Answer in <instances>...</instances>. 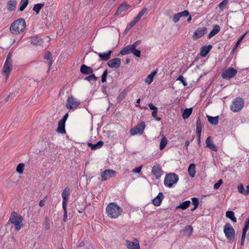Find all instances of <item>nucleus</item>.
<instances>
[{
    "mask_svg": "<svg viewBox=\"0 0 249 249\" xmlns=\"http://www.w3.org/2000/svg\"><path fill=\"white\" fill-rule=\"evenodd\" d=\"M188 174L191 178H194L196 173V165L194 163H191L188 169Z\"/></svg>",
    "mask_w": 249,
    "mask_h": 249,
    "instance_id": "obj_29",
    "label": "nucleus"
},
{
    "mask_svg": "<svg viewBox=\"0 0 249 249\" xmlns=\"http://www.w3.org/2000/svg\"><path fill=\"white\" fill-rule=\"evenodd\" d=\"M192 108H186L182 113V117L184 119L188 118L192 113Z\"/></svg>",
    "mask_w": 249,
    "mask_h": 249,
    "instance_id": "obj_34",
    "label": "nucleus"
},
{
    "mask_svg": "<svg viewBox=\"0 0 249 249\" xmlns=\"http://www.w3.org/2000/svg\"><path fill=\"white\" fill-rule=\"evenodd\" d=\"M193 231V228L192 226L189 225L185 227L184 229V231L186 232L188 234V236H190L191 234H192Z\"/></svg>",
    "mask_w": 249,
    "mask_h": 249,
    "instance_id": "obj_44",
    "label": "nucleus"
},
{
    "mask_svg": "<svg viewBox=\"0 0 249 249\" xmlns=\"http://www.w3.org/2000/svg\"><path fill=\"white\" fill-rule=\"evenodd\" d=\"M167 144V140L163 135L160 143V149L163 150Z\"/></svg>",
    "mask_w": 249,
    "mask_h": 249,
    "instance_id": "obj_35",
    "label": "nucleus"
},
{
    "mask_svg": "<svg viewBox=\"0 0 249 249\" xmlns=\"http://www.w3.org/2000/svg\"><path fill=\"white\" fill-rule=\"evenodd\" d=\"M26 24L25 20L20 18L14 21L10 26V31L13 35H19L24 32Z\"/></svg>",
    "mask_w": 249,
    "mask_h": 249,
    "instance_id": "obj_1",
    "label": "nucleus"
},
{
    "mask_svg": "<svg viewBox=\"0 0 249 249\" xmlns=\"http://www.w3.org/2000/svg\"><path fill=\"white\" fill-rule=\"evenodd\" d=\"M112 53L111 50H109L106 53H99L98 56L101 60L107 61L110 59Z\"/></svg>",
    "mask_w": 249,
    "mask_h": 249,
    "instance_id": "obj_21",
    "label": "nucleus"
},
{
    "mask_svg": "<svg viewBox=\"0 0 249 249\" xmlns=\"http://www.w3.org/2000/svg\"><path fill=\"white\" fill-rule=\"evenodd\" d=\"M93 71V69L90 67L87 66L84 64L82 65L81 66L80 72L83 74H89L92 73Z\"/></svg>",
    "mask_w": 249,
    "mask_h": 249,
    "instance_id": "obj_19",
    "label": "nucleus"
},
{
    "mask_svg": "<svg viewBox=\"0 0 249 249\" xmlns=\"http://www.w3.org/2000/svg\"><path fill=\"white\" fill-rule=\"evenodd\" d=\"M23 218L21 216L18 215V214L14 212L12 213L9 221L13 224L15 227L17 231L20 230L22 226Z\"/></svg>",
    "mask_w": 249,
    "mask_h": 249,
    "instance_id": "obj_3",
    "label": "nucleus"
},
{
    "mask_svg": "<svg viewBox=\"0 0 249 249\" xmlns=\"http://www.w3.org/2000/svg\"><path fill=\"white\" fill-rule=\"evenodd\" d=\"M130 6L127 4L126 2L122 3L118 8L117 11L115 13L116 15L120 14L122 12L127 10Z\"/></svg>",
    "mask_w": 249,
    "mask_h": 249,
    "instance_id": "obj_20",
    "label": "nucleus"
},
{
    "mask_svg": "<svg viewBox=\"0 0 249 249\" xmlns=\"http://www.w3.org/2000/svg\"><path fill=\"white\" fill-rule=\"evenodd\" d=\"M107 216L112 219L118 218L123 213L122 209L115 203H109L106 208Z\"/></svg>",
    "mask_w": 249,
    "mask_h": 249,
    "instance_id": "obj_2",
    "label": "nucleus"
},
{
    "mask_svg": "<svg viewBox=\"0 0 249 249\" xmlns=\"http://www.w3.org/2000/svg\"><path fill=\"white\" fill-rule=\"evenodd\" d=\"M56 131L60 134H65L66 133L65 130V123L59 121Z\"/></svg>",
    "mask_w": 249,
    "mask_h": 249,
    "instance_id": "obj_28",
    "label": "nucleus"
},
{
    "mask_svg": "<svg viewBox=\"0 0 249 249\" xmlns=\"http://www.w3.org/2000/svg\"><path fill=\"white\" fill-rule=\"evenodd\" d=\"M180 18V17L179 16V14L177 13L173 16V21L174 23H177L179 21Z\"/></svg>",
    "mask_w": 249,
    "mask_h": 249,
    "instance_id": "obj_54",
    "label": "nucleus"
},
{
    "mask_svg": "<svg viewBox=\"0 0 249 249\" xmlns=\"http://www.w3.org/2000/svg\"><path fill=\"white\" fill-rule=\"evenodd\" d=\"M206 145L207 147L213 151L216 152L218 150L217 146L213 143L210 136L207 138Z\"/></svg>",
    "mask_w": 249,
    "mask_h": 249,
    "instance_id": "obj_17",
    "label": "nucleus"
},
{
    "mask_svg": "<svg viewBox=\"0 0 249 249\" xmlns=\"http://www.w3.org/2000/svg\"><path fill=\"white\" fill-rule=\"evenodd\" d=\"M62 208L64 210L63 221L65 222L67 221L68 217L67 207H62Z\"/></svg>",
    "mask_w": 249,
    "mask_h": 249,
    "instance_id": "obj_52",
    "label": "nucleus"
},
{
    "mask_svg": "<svg viewBox=\"0 0 249 249\" xmlns=\"http://www.w3.org/2000/svg\"><path fill=\"white\" fill-rule=\"evenodd\" d=\"M202 125L200 117L197 119L196 122V134L197 137L201 136Z\"/></svg>",
    "mask_w": 249,
    "mask_h": 249,
    "instance_id": "obj_26",
    "label": "nucleus"
},
{
    "mask_svg": "<svg viewBox=\"0 0 249 249\" xmlns=\"http://www.w3.org/2000/svg\"><path fill=\"white\" fill-rule=\"evenodd\" d=\"M179 179L178 176L175 173L167 174L164 180V184L166 187L171 188L176 184Z\"/></svg>",
    "mask_w": 249,
    "mask_h": 249,
    "instance_id": "obj_5",
    "label": "nucleus"
},
{
    "mask_svg": "<svg viewBox=\"0 0 249 249\" xmlns=\"http://www.w3.org/2000/svg\"><path fill=\"white\" fill-rule=\"evenodd\" d=\"M40 42V39L37 37H35L31 40V43L34 45H37Z\"/></svg>",
    "mask_w": 249,
    "mask_h": 249,
    "instance_id": "obj_51",
    "label": "nucleus"
},
{
    "mask_svg": "<svg viewBox=\"0 0 249 249\" xmlns=\"http://www.w3.org/2000/svg\"><path fill=\"white\" fill-rule=\"evenodd\" d=\"M44 58L47 60H50L51 59V53L50 52H48L45 54L44 56Z\"/></svg>",
    "mask_w": 249,
    "mask_h": 249,
    "instance_id": "obj_59",
    "label": "nucleus"
},
{
    "mask_svg": "<svg viewBox=\"0 0 249 249\" xmlns=\"http://www.w3.org/2000/svg\"><path fill=\"white\" fill-rule=\"evenodd\" d=\"M126 246L128 249H140V247L138 243H134L126 240Z\"/></svg>",
    "mask_w": 249,
    "mask_h": 249,
    "instance_id": "obj_24",
    "label": "nucleus"
},
{
    "mask_svg": "<svg viewBox=\"0 0 249 249\" xmlns=\"http://www.w3.org/2000/svg\"><path fill=\"white\" fill-rule=\"evenodd\" d=\"M190 144V142L188 141V140H187L185 141V148H186V149H188V146H189Z\"/></svg>",
    "mask_w": 249,
    "mask_h": 249,
    "instance_id": "obj_64",
    "label": "nucleus"
},
{
    "mask_svg": "<svg viewBox=\"0 0 249 249\" xmlns=\"http://www.w3.org/2000/svg\"><path fill=\"white\" fill-rule=\"evenodd\" d=\"M148 106H149L150 109L151 110H152L153 111L156 110H158V107H156L154 106L152 103H149Z\"/></svg>",
    "mask_w": 249,
    "mask_h": 249,
    "instance_id": "obj_58",
    "label": "nucleus"
},
{
    "mask_svg": "<svg viewBox=\"0 0 249 249\" xmlns=\"http://www.w3.org/2000/svg\"><path fill=\"white\" fill-rule=\"evenodd\" d=\"M164 198L163 194L159 193L158 195L152 200V203L156 206H159L160 205L162 200Z\"/></svg>",
    "mask_w": 249,
    "mask_h": 249,
    "instance_id": "obj_18",
    "label": "nucleus"
},
{
    "mask_svg": "<svg viewBox=\"0 0 249 249\" xmlns=\"http://www.w3.org/2000/svg\"><path fill=\"white\" fill-rule=\"evenodd\" d=\"M97 77H96L94 74L91 73L89 76L85 77L84 80L89 82H91V81H97Z\"/></svg>",
    "mask_w": 249,
    "mask_h": 249,
    "instance_id": "obj_42",
    "label": "nucleus"
},
{
    "mask_svg": "<svg viewBox=\"0 0 249 249\" xmlns=\"http://www.w3.org/2000/svg\"><path fill=\"white\" fill-rule=\"evenodd\" d=\"M12 66L11 53H9L3 67V73L5 75L6 79L9 77L12 70Z\"/></svg>",
    "mask_w": 249,
    "mask_h": 249,
    "instance_id": "obj_4",
    "label": "nucleus"
},
{
    "mask_svg": "<svg viewBox=\"0 0 249 249\" xmlns=\"http://www.w3.org/2000/svg\"><path fill=\"white\" fill-rule=\"evenodd\" d=\"M24 166H25V164L24 163H19L17 167V169H16L17 172L20 174H23Z\"/></svg>",
    "mask_w": 249,
    "mask_h": 249,
    "instance_id": "obj_41",
    "label": "nucleus"
},
{
    "mask_svg": "<svg viewBox=\"0 0 249 249\" xmlns=\"http://www.w3.org/2000/svg\"><path fill=\"white\" fill-rule=\"evenodd\" d=\"M222 183H223V181H222V179L219 180L217 183L214 184V185L213 186L214 189H218L220 187V185L222 184Z\"/></svg>",
    "mask_w": 249,
    "mask_h": 249,
    "instance_id": "obj_55",
    "label": "nucleus"
},
{
    "mask_svg": "<svg viewBox=\"0 0 249 249\" xmlns=\"http://www.w3.org/2000/svg\"><path fill=\"white\" fill-rule=\"evenodd\" d=\"M237 189L239 192L241 194H244L245 195H248L249 194V190H245L243 185L241 184H240L239 185H238Z\"/></svg>",
    "mask_w": 249,
    "mask_h": 249,
    "instance_id": "obj_37",
    "label": "nucleus"
},
{
    "mask_svg": "<svg viewBox=\"0 0 249 249\" xmlns=\"http://www.w3.org/2000/svg\"><path fill=\"white\" fill-rule=\"evenodd\" d=\"M68 116H69L68 113H66V114L64 116V117H63V118H62V119H61L60 121L61 122H63V123H66V120H67V119H68Z\"/></svg>",
    "mask_w": 249,
    "mask_h": 249,
    "instance_id": "obj_61",
    "label": "nucleus"
},
{
    "mask_svg": "<svg viewBox=\"0 0 249 249\" xmlns=\"http://www.w3.org/2000/svg\"><path fill=\"white\" fill-rule=\"evenodd\" d=\"M233 76V68L231 67L224 71L222 73V77L223 79H230Z\"/></svg>",
    "mask_w": 249,
    "mask_h": 249,
    "instance_id": "obj_16",
    "label": "nucleus"
},
{
    "mask_svg": "<svg viewBox=\"0 0 249 249\" xmlns=\"http://www.w3.org/2000/svg\"><path fill=\"white\" fill-rule=\"evenodd\" d=\"M249 228V218L247 219L245 222V226L243 230L242 235V242L244 240L245 237L246 232L248 230Z\"/></svg>",
    "mask_w": 249,
    "mask_h": 249,
    "instance_id": "obj_33",
    "label": "nucleus"
},
{
    "mask_svg": "<svg viewBox=\"0 0 249 249\" xmlns=\"http://www.w3.org/2000/svg\"><path fill=\"white\" fill-rule=\"evenodd\" d=\"M138 21L137 20H136V19L134 18L133 21H132L131 22H130L128 25L127 28H128L129 29L133 27Z\"/></svg>",
    "mask_w": 249,
    "mask_h": 249,
    "instance_id": "obj_53",
    "label": "nucleus"
},
{
    "mask_svg": "<svg viewBox=\"0 0 249 249\" xmlns=\"http://www.w3.org/2000/svg\"><path fill=\"white\" fill-rule=\"evenodd\" d=\"M247 32H246L245 34H244L242 36H240L238 40L237 41L236 44L234 45V50L236 49V48L238 46L240 43L242 41L244 37L245 36L247 35Z\"/></svg>",
    "mask_w": 249,
    "mask_h": 249,
    "instance_id": "obj_45",
    "label": "nucleus"
},
{
    "mask_svg": "<svg viewBox=\"0 0 249 249\" xmlns=\"http://www.w3.org/2000/svg\"><path fill=\"white\" fill-rule=\"evenodd\" d=\"M142 168V166L137 167L132 170V172L134 173H140L141 171Z\"/></svg>",
    "mask_w": 249,
    "mask_h": 249,
    "instance_id": "obj_57",
    "label": "nucleus"
},
{
    "mask_svg": "<svg viewBox=\"0 0 249 249\" xmlns=\"http://www.w3.org/2000/svg\"><path fill=\"white\" fill-rule=\"evenodd\" d=\"M151 174L157 179L160 178L161 176L163 174V171L161 166L160 164L155 165L152 167Z\"/></svg>",
    "mask_w": 249,
    "mask_h": 249,
    "instance_id": "obj_10",
    "label": "nucleus"
},
{
    "mask_svg": "<svg viewBox=\"0 0 249 249\" xmlns=\"http://www.w3.org/2000/svg\"><path fill=\"white\" fill-rule=\"evenodd\" d=\"M157 113H158V110H153L152 112V116L155 118L156 120L157 121H160V117H158L157 116Z\"/></svg>",
    "mask_w": 249,
    "mask_h": 249,
    "instance_id": "obj_56",
    "label": "nucleus"
},
{
    "mask_svg": "<svg viewBox=\"0 0 249 249\" xmlns=\"http://www.w3.org/2000/svg\"><path fill=\"white\" fill-rule=\"evenodd\" d=\"M104 144V142L102 141H99L95 144H92L91 142H88L87 145L89 147L91 150H96L97 149L101 148Z\"/></svg>",
    "mask_w": 249,
    "mask_h": 249,
    "instance_id": "obj_27",
    "label": "nucleus"
},
{
    "mask_svg": "<svg viewBox=\"0 0 249 249\" xmlns=\"http://www.w3.org/2000/svg\"><path fill=\"white\" fill-rule=\"evenodd\" d=\"M244 106V101L243 98H236L234 101V112L240 111Z\"/></svg>",
    "mask_w": 249,
    "mask_h": 249,
    "instance_id": "obj_14",
    "label": "nucleus"
},
{
    "mask_svg": "<svg viewBox=\"0 0 249 249\" xmlns=\"http://www.w3.org/2000/svg\"><path fill=\"white\" fill-rule=\"evenodd\" d=\"M177 81H180L183 85L184 86L187 85V83L184 80V77L182 75H179L177 79Z\"/></svg>",
    "mask_w": 249,
    "mask_h": 249,
    "instance_id": "obj_49",
    "label": "nucleus"
},
{
    "mask_svg": "<svg viewBox=\"0 0 249 249\" xmlns=\"http://www.w3.org/2000/svg\"><path fill=\"white\" fill-rule=\"evenodd\" d=\"M116 175V172L111 169H106L101 174V180L104 181L107 179L114 177Z\"/></svg>",
    "mask_w": 249,
    "mask_h": 249,
    "instance_id": "obj_9",
    "label": "nucleus"
},
{
    "mask_svg": "<svg viewBox=\"0 0 249 249\" xmlns=\"http://www.w3.org/2000/svg\"><path fill=\"white\" fill-rule=\"evenodd\" d=\"M220 31V27L218 25H215L213 26L212 30L209 33L208 36L209 39L211 38L212 37L218 34Z\"/></svg>",
    "mask_w": 249,
    "mask_h": 249,
    "instance_id": "obj_25",
    "label": "nucleus"
},
{
    "mask_svg": "<svg viewBox=\"0 0 249 249\" xmlns=\"http://www.w3.org/2000/svg\"><path fill=\"white\" fill-rule=\"evenodd\" d=\"M191 203L190 200H186L182 203H180V204L177 206L176 209H181L182 210H185L187 208L189 207Z\"/></svg>",
    "mask_w": 249,
    "mask_h": 249,
    "instance_id": "obj_31",
    "label": "nucleus"
},
{
    "mask_svg": "<svg viewBox=\"0 0 249 249\" xmlns=\"http://www.w3.org/2000/svg\"><path fill=\"white\" fill-rule=\"evenodd\" d=\"M121 55H124L132 53L137 57L141 56V51L136 49H131L130 47H124L120 52Z\"/></svg>",
    "mask_w": 249,
    "mask_h": 249,
    "instance_id": "obj_7",
    "label": "nucleus"
},
{
    "mask_svg": "<svg viewBox=\"0 0 249 249\" xmlns=\"http://www.w3.org/2000/svg\"><path fill=\"white\" fill-rule=\"evenodd\" d=\"M157 73L156 71H154L149 74L145 79V82L148 84H150L153 81L154 76Z\"/></svg>",
    "mask_w": 249,
    "mask_h": 249,
    "instance_id": "obj_32",
    "label": "nucleus"
},
{
    "mask_svg": "<svg viewBox=\"0 0 249 249\" xmlns=\"http://www.w3.org/2000/svg\"><path fill=\"white\" fill-rule=\"evenodd\" d=\"M224 232L226 237L229 239L231 238L233 236V228L230 223H227L224 226Z\"/></svg>",
    "mask_w": 249,
    "mask_h": 249,
    "instance_id": "obj_12",
    "label": "nucleus"
},
{
    "mask_svg": "<svg viewBox=\"0 0 249 249\" xmlns=\"http://www.w3.org/2000/svg\"><path fill=\"white\" fill-rule=\"evenodd\" d=\"M44 3H37L34 5L33 7V11L36 12V14L37 15L39 14L41 9L44 6Z\"/></svg>",
    "mask_w": 249,
    "mask_h": 249,
    "instance_id": "obj_38",
    "label": "nucleus"
},
{
    "mask_svg": "<svg viewBox=\"0 0 249 249\" xmlns=\"http://www.w3.org/2000/svg\"><path fill=\"white\" fill-rule=\"evenodd\" d=\"M180 18L186 17L189 15V12L187 10H184L181 12L178 13Z\"/></svg>",
    "mask_w": 249,
    "mask_h": 249,
    "instance_id": "obj_50",
    "label": "nucleus"
},
{
    "mask_svg": "<svg viewBox=\"0 0 249 249\" xmlns=\"http://www.w3.org/2000/svg\"><path fill=\"white\" fill-rule=\"evenodd\" d=\"M228 0H223L219 3L218 6L221 11H223V10L225 8L227 4H228Z\"/></svg>",
    "mask_w": 249,
    "mask_h": 249,
    "instance_id": "obj_43",
    "label": "nucleus"
},
{
    "mask_svg": "<svg viewBox=\"0 0 249 249\" xmlns=\"http://www.w3.org/2000/svg\"><path fill=\"white\" fill-rule=\"evenodd\" d=\"M70 194V189L69 187H66L62 193V207H67L68 198Z\"/></svg>",
    "mask_w": 249,
    "mask_h": 249,
    "instance_id": "obj_13",
    "label": "nucleus"
},
{
    "mask_svg": "<svg viewBox=\"0 0 249 249\" xmlns=\"http://www.w3.org/2000/svg\"><path fill=\"white\" fill-rule=\"evenodd\" d=\"M141 42L140 40H138L135 41L132 45H129L126 46L125 47H130L131 49H136L138 45H139Z\"/></svg>",
    "mask_w": 249,
    "mask_h": 249,
    "instance_id": "obj_47",
    "label": "nucleus"
},
{
    "mask_svg": "<svg viewBox=\"0 0 249 249\" xmlns=\"http://www.w3.org/2000/svg\"><path fill=\"white\" fill-rule=\"evenodd\" d=\"M126 91L125 89H124L119 95V97L124 98L125 97L126 95Z\"/></svg>",
    "mask_w": 249,
    "mask_h": 249,
    "instance_id": "obj_60",
    "label": "nucleus"
},
{
    "mask_svg": "<svg viewBox=\"0 0 249 249\" xmlns=\"http://www.w3.org/2000/svg\"><path fill=\"white\" fill-rule=\"evenodd\" d=\"M17 2L16 0H9L7 3V8L10 11H15L16 8Z\"/></svg>",
    "mask_w": 249,
    "mask_h": 249,
    "instance_id": "obj_23",
    "label": "nucleus"
},
{
    "mask_svg": "<svg viewBox=\"0 0 249 249\" xmlns=\"http://www.w3.org/2000/svg\"><path fill=\"white\" fill-rule=\"evenodd\" d=\"M45 205V201L44 200H41L39 201V206L40 207H43V206H44Z\"/></svg>",
    "mask_w": 249,
    "mask_h": 249,
    "instance_id": "obj_63",
    "label": "nucleus"
},
{
    "mask_svg": "<svg viewBox=\"0 0 249 249\" xmlns=\"http://www.w3.org/2000/svg\"><path fill=\"white\" fill-rule=\"evenodd\" d=\"M145 127V123L143 122H142L137 125L135 127L131 128L130 130V134L132 136L136 135L138 133L142 134L143 132Z\"/></svg>",
    "mask_w": 249,
    "mask_h": 249,
    "instance_id": "obj_8",
    "label": "nucleus"
},
{
    "mask_svg": "<svg viewBox=\"0 0 249 249\" xmlns=\"http://www.w3.org/2000/svg\"><path fill=\"white\" fill-rule=\"evenodd\" d=\"M208 122L212 125H216L218 124L219 121V116L212 117L207 115Z\"/></svg>",
    "mask_w": 249,
    "mask_h": 249,
    "instance_id": "obj_30",
    "label": "nucleus"
},
{
    "mask_svg": "<svg viewBox=\"0 0 249 249\" xmlns=\"http://www.w3.org/2000/svg\"><path fill=\"white\" fill-rule=\"evenodd\" d=\"M46 219V229L48 230L50 228V225L49 223V218L48 217H46L45 218Z\"/></svg>",
    "mask_w": 249,
    "mask_h": 249,
    "instance_id": "obj_62",
    "label": "nucleus"
},
{
    "mask_svg": "<svg viewBox=\"0 0 249 249\" xmlns=\"http://www.w3.org/2000/svg\"><path fill=\"white\" fill-rule=\"evenodd\" d=\"M121 62L120 58H115L109 60L107 62V65L111 68H118L120 66Z\"/></svg>",
    "mask_w": 249,
    "mask_h": 249,
    "instance_id": "obj_15",
    "label": "nucleus"
},
{
    "mask_svg": "<svg viewBox=\"0 0 249 249\" xmlns=\"http://www.w3.org/2000/svg\"><path fill=\"white\" fill-rule=\"evenodd\" d=\"M29 3V0H21L20 2V7L19 8V11H23L26 6L28 5Z\"/></svg>",
    "mask_w": 249,
    "mask_h": 249,
    "instance_id": "obj_36",
    "label": "nucleus"
},
{
    "mask_svg": "<svg viewBox=\"0 0 249 249\" xmlns=\"http://www.w3.org/2000/svg\"><path fill=\"white\" fill-rule=\"evenodd\" d=\"M207 29L206 27L198 28L194 33L192 38L194 40H196L202 37L206 34Z\"/></svg>",
    "mask_w": 249,
    "mask_h": 249,
    "instance_id": "obj_11",
    "label": "nucleus"
},
{
    "mask_svg": "<svg viewBox=\"0 0 249 249\" xmlns=\"http://www.w3.org/2000/svg\"><path fill=\"white\" fill-rule=\"evenodd\" d=\"M107 70H106L104 71L102 76H101V81L102 83H104L107 81Z\"/></svg>",
    "mask_w": 249,
    "mask_h": 249,
    "instance_id": "obj_46",
    "label": "nucleus"
},
{
    "mask_svg": "<svg viewBox=\"0 0 249 249\" xmlns=\"http://www.w3.org/2000/svg\"><path fill=\"white\" fill-rule=\"evenodd\" d=\"M191 200L192 201V203H193V205L194 206V207L193 208L191 209V211H194L198 207V206L199 205V200H198V199L196 197H192L191 198Z\"/></svg>",
    "mask_w": 249,
    "mask_h": 249,
    "instance_id": "obj_40",
    "label": "nucleus"
},
{
    "mask_svg": "<svg viewBox=\"0 0 249 249\" xmlns=\"http://www.w3.org/2000/svg\"><path fill=\"white\" fill-rule=\"evenodd\" d=\"M226 216L233 221V212L230 211L226 212Z\"/></svg>",
    "mask_w": 249,
    "mask_h": 249,
    "instance_id": "obj_48",
    "label": "nucleus"
},
{
    "mask_svg": "<svg viewBox=\"0 0 249 249\" xmlns=\"http://www.w3.org/2000/svg\"><path fill=\"white\" fill-rule=\"evenodd\" d=\"M147 11V8L146 7H143L142 11H140L139 14L137 15V16L135 18L136 19V20H137L139 21L141 18L144 15V14L146 13Z\"/></svg>",
    "mask_w": 249,
    "mask_h": 249,
    "instance_id": "obj_39",
    "label": "nucleus"
},
{
    "mask_svg": "<svg viewBox=\"0 0 249 249\" xmlns=\"http://www.w3.org/2000/svg\"><path fill=\"white\" fill-rule=\"evenodd\" d=\"M80 104L79 101L77 100L72 96H71L67 99L66 106L67 109L71 110L76 108Z\"/></svg>",
    "mask_w": 249,
    "mask_h": 249,
    "instance_id": "obj_6",
    "label": "nucleus"
},
{
    "mask_svg": "<svg viewBox=\"0 0 249 249\" xmlns=\"http://www.w3.org/2000/svg\"><path fill=\"white\" fill-rule=\"evenodd\" d=\"M212 48V45L204 46L201 48L200 55L202 57H205Z\"/></svg>",
    "mask_w": 249,
    "mask_h": 249,
    "instance_id": "obj_22",
    "label": "nucleus"
}]
</instances>
